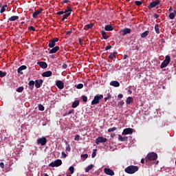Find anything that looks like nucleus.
Segmentation results:
<instances>
[{"instance_id": "obj_1", "label": "nucleus", "mask_w": 176, "mask_h": 176, "mask_svg": "<svg viewBox=\"0 0 176 176\" xmlns=\"http://www.w3.org/2000/svg\"><path fill=\"white\" fill-rule=\"evenodd\" d=\"M102 98H104V95L97 94L91 102V105H97V104H100V100H102Z\"/></svg>"}, {"instance_id": "obj_2", "label": "nucleus", "mask_w": 176, "mask_h": 176, "mask_svg": "<svg viewBox=\"0 0 176 176\" xmlns=\"http://www.w3.org/2000/svg\"><path fill=\"white\" fill-rule=\"evenodd\" d=\"M138 171V166H129L125 168V173L127 174H134Z\"/></svg>"}, {"instance_id": "obj_3", "label": "nucleus", "mask_w": 176, "mask_h": 176, "mask_svg": "<svg viewBox=\"0 0 176 176\" xmlns=\"http://www.w3.org/2000/svg\"><path fill=\"white\" fill-rule=\"evenodd\" d=\"M157 159V154L155 153H149L146 157V162L155 161Z\"/></svg>"}, {"instance_id": "obj_4", "label": "nucleus", "mask_w": 176, "mask_h": 176, "mask_svg": "<svg viewBox=\"0 0 176 176\" xmlns=\"http://www.w3.org/2000/svg\"><path fill=\"white\" fill-rule=\"evenodd\" d=\"M170 61H171V58L170 57V56L168 55L166 56L165 60L160 65V68L161 69L166 68V67H167V65L170 64Z\"/></svg>"}, {"instance_id": "obj_5", "label": "nucleus", "mask_w": 176, "mask_h": 176, "mask_svg": "<svg viewBox=\"0 0 176 176\" xmlns=\"http://www.w3.org/2000/svg\"><path fill=\"white\" fill-rule=\"evenodd\" d=\"M72 12V8L71 7H67V9L65 10V14L63 16L61 20L64 21L65 19H68L71 16Z\"/></svg>"}, {"instance_id": "obj_6", "label": "nucleus", "mask_w": 176, "mask_h": 176, "mask_svg": "<svg viewBox=\"0 0 176 176\" xmlns=\"http://www.w3.org/2000/svg\"><path fill=\"white\" fill-rule=\"evenodd\" d=\"M63 164V161H61V160L58 159L56 160L54 162H51L49 164L50 167H60V166H61Z\"/></svg>"}, {"instance_id": "obj_7", "label": "nucleus", "mask_w": 176, "mask_h": 176, "mask_svg": "<svg viewBox=\"0 0 176 176\" xmlns=\"http://www.w3.org/2000/svg\"><path fill=\"white\" fill-rule=\"evenodd\" d=\"M47 143V139L45 137L40 138L37 140V145H41V146H45Z\"/></svg>"}, {"instance_id": "obj_8", "label": "nucleus", "mask_w": 176, "mask_h": 176, "mask_svg": "<svg viewBox=\"0 0 176 176\" xmlns=\"http://www.w3.org/2000/svg\"><path fill=\"white\" fill-rule=\"evenodd\" d=\"M107 141H108V139H107V138L99 136L96 139L95 144H96V145H98L99 144L107 142Z\"/></svg>"}, {"instance_id": "obj_9", "label": "nucleus", "mask_w": 176, "mask_h": 176, "mask_svg": "<svg viewBox=\"0 0 176 176\" xmlns=\"http://www.w3.org/2000/svg\"><path fill=\"white\" fill-rule=\"evenodd\" d=\"M56 42H58V38H53L52 40H50L48 47H54L56 46Z\"/></svg>"}, {"instance_id": "obj_10", "label": "nucleus", "mask_w": 176, "mask_h": 176, "mask_svg": "<svg viewBox=\"0 0 176 176\" xmlns=\"http://www.w3.org/2000/svg\"><path fill=\"white\" fill-rule=\"evenodd\" d=\"M160 3V1L156 0L155 1H152L150 3V4L148 6V9H153V8H156L157 5Z\"/></svg>"}, {"instance_id": "obj_11", "label": "nucleus", "mask_w": 176, "mask_h": 176, "mask_svg": "<svg viewBox=\"0 0 176 176\" xmlns=\"http://www.w3.org/2000/svg\"><path fill=\"white\" fill-rule=\"evenodd\" d=\"M133 129L131 128H126L122 133V135H127L128 134H133Z\"/></svg>"}, {"instance_id": "obj_12", "label": "nucleus", "mask_w": 176, "mask_h": 176, "mask_svg": "<svg viewBox=\"0 0 176 176\" xmlns=\"http://www.w3.org/2000/svg\"><path fill=\"white\" fill-rule=\"evenodd\" d=\"M104 171L105 174H107V175H111V176L115 175V172H113V170H112L111 168H105L104 169Z\"/></svg>"}, {"instance_id": "obj_13", "label": "nucleus", "mask_w": 176, "mask_h": 176, "mask_svg": "<svg viewBox=\"0 0 176 176\" xmlns=\"http://www.w3.org/2000/svg\"><path fill=\"white\" fill-rule=\"evenodd\" d=\"M56 86L58 87V89L63 90L64 89V82L61 80H56Z\"/></svg>"}, {"instance_id": "obj_14", "label": "nucleus", "mask_w": 176, "mask_h": 176, "mask_svg": "<svg viewBox=\"0 0 176 176\" xmlns=\"http://www.w3.org/2000/svg\"><path fill=\"white\" fill-rule=\"evenodd\" d=\"M34 83H35V87L36 89H39L42 86V84L43 83V80L42 79L36 80Z\"/></svg>"}, {"instance_id": "obj_15", "label": "nucleus", "mask_w": 176, "mask_h": 176, "mask_svg": "<svg viewBox=\"0 0 176 176\" xmlns=\"http://www.w3.org/2000/svg\"><path fill=\"white\" fill-rule=\"evenodd\" d=\"M53 75V72L52 71H47L42 73L41 76L43 78H50V76H52Z\"/></svg>"}, {"instance_id": "obj_16", "label": "nucleus", "mask_w": 176, "mask_h": 176, "mask_svg": "<svg viewBox=\"0 0 176 176\" xmlns=\"http://www.w3.org/2000/svg\"><path fill=\"white\" fill-rule=\"evenodd\" d=\"M42 12H43V10L42 8L39 9L38 10L35 11L32 14V18L36 19V17H38V16H39V14H41V13H42Z\"/></svg>"}, {"instance_id": "obj_17", "label": "nucleus", "mask_w": 176, "mask_h": 176, "mask_svg": "<svg viewBox=\"0 0 176 176\" xmlns=\"http://www.w3.org/2000/svg\"><path fill=\"white\" fill-rule=\"evenodd\" d=\"M52 50H50V54H54V53H57L58 50H60V47L56 46L54 47H51Z\"/></svg>"}, {"instance_id": "obj_18", "label": "nucleus", "mask_w": 176, "mask_h": 176, "mask_svg": "<svg viewBox=\"0 0 176 176\" xmlns=\"http://www.w3.org/2000/svg\"><path fill=\"white\" fill-rule=\"evenodd\" d=\"M37 64L41 68H43V69H46V68H47V63H46V62L40 61L38 62Z\"/></svg>"}, {"instance_id": "obj_19", "label": "nucleus", "mask_w": 176, "mask_h": 176, "mask_svg": "<svg viewBox=\"0 0 176 176\" xmlns=\"http://www.w3.org/2000/svg\"><path fill=\"white\" fill-rule=\"evenodd\" d=\"M24 69H27V66L26 65H21L17 69L18 74H20L21 75H23L22 71H24Z\"/></svg>"}, {"instance_id": "obj_20", "label": "nucleus", "mask_w": 176, "mask_h": 176, "mask_svg": "<svg viewBox=\"0 0 176 176\" xmlns=\"http://www.w3.org/2000/svg\"><path fill=\"white\" fill-rule=\"evenodd\" d=\"M110 86H113V87H119L120 83L118 81L114 80L110 82Z\"/></svg>"}, {"instance_id": "obj_21", "label": "nucleus", "mask_w": 176, "mask_h": 176, "mask_svg": "<svg viewBox=\"0 0 176 176\" xmlns=\"http://www.w3.org/2000/svg\"><path fill=\"white\" fill-rule=\"evenodd\" d=\"M30 90H34V86H35V81L30 80L28 83Z\"/></svg>"}, {"instance_id": "obj_22", "label": "nucleus", "mask_w": 176, "mask_h": 176, "mask_svg": "<svg viewBox=\"0 0 176 176\" xmlns=\"http://www.w3.org/2000/svg\"><path fill=\"white\" fill-rule=\"evenodd\" d=\"M134 101V99L133 98V97H128L126 100V103L127 105H130V104H131V102H133Z\"/></svg>"}, {"instance_id": "obj_23", "label": "nucleus", "mask_w": 176, "mask_h": 176, "mask_svg": "<svg viewBox=\"0 0 176 176\" xmlns=\"http://www.w3.org/2000/svg\"><path fill=\"white\" fill-rule=\"evenodd\" d=\"M79 100H75L72 104V108H78V107H79Z\"/></svg>"}, {"instance_id": "obj_24", "label": "nucleus", "mask_w": 176, "mask_h": 176, "mask_svg": "<svg viewBox=\"0 0 176 176\" xmlns=\"http://www.w3.org/2000/svg\"><path fill=\"white\" fill-rule=\"evenodd\" d=\"M122 35L124 36V35H127V34H130V32H131V29L130 28H125L122 30Z\"/></svg>"}, {"instance_id": "obj_25", "label": "nucleus", "mask_w": 176, "mask_h": 176, "mask_svg": "<svg viewBox=\"0 0 176 176\" xmlns=\"http://www.w3.org/2000/svg\"><path fill=\"white\" fill-rule=\"evenodd\" d=\"M94 26V23H89V24H87L86 25L85 27H84V30H91V28H93V27Z\"/></svg>"}, {"instance_id": "obj_26", "label": "nucleus", "mask_w": 176, "mask_h": 176, "mask_svg": "<svg viewBox=\"0 0 176 176\" xmlns=\"http://www.w3.org/2000/svg\"><path fill=\"white\" fill-rule=\"evenodd\" d=\"M105 31H113V27L112 25H107L104 27Z\"/></svg>"}, {"instance_id": "obj_27", "label": "nucleus", "mask_w": 176, "mask_h": 176, "mask_svg": "<svg viewBox=\"0 0 176 176\" xmlns=\"http://www.w3.org/2000/svg\"><path fill=\"white\" fill-rule=\"evenodd\" d=\"M149 35V30H146L140 34L141 38H146Z\"/></svg>"}, {"instance_id": "obj_28", "label": "nucleus", "mask_w": 176, "mask_h": 176, "mask_svg": "<svg viewBox=\"0 0 176 176\" xmlns=\"http://www.w3.org/2000/svg\"><path fill=\"white\" fill-rule=\"evenodd\" d=\"M116 54H118V53L111 52L109 56V58H110V60H113V58H116Z\"/></svg>"}, {"instance_id": "obj_29", "label": "nucleus", "mask_w": 176, "mask_h": 176, "mask_svg": "<svg viewBox=\"0 0 176 176\" xmlns=\"http://www.w3.org/2000/svg\"><path fill=\"white\" fill-rule=\"evenodd\" d=\"M8 20L9 21H16V20H19V16H12Z\"/></svg>"}, {"instance_id": "obj_30", "label": "nucleus", "mask_w": 176, "mask_h": 176, "mask_svg": "<svg viewBox=\"0 0 176 176\" xmlns=\"http://www.w3.org/2000/svg\"><path fill=\"white\" fill-rule=\"evenodd\" d=\"M101 34H102V38L104 39H108L109 38V36H108V35H107V32L105 31H102Z\"/></svg>"}, {"instance_id": "obj_31", "label": "nucleus", "mask_w": 176, "mask_h": 176, "mask_svg": "<svg viewBox=\"0 0 176 176\" xmlns=\"http://www.w3.org/2000/svg\"><path fill=\"white\" fill-rule=\"evenodd\" d=\"M155 31L156 34H160V28H159V24H155Z\"/></svg>"}, {"instance_id": "obj_32", "label": "nucleus", "mask_w": 176, "mask_h": 176, "mask_svg": "<svg viewBox=\"0 0 176 176\" xmlns=\"http://www.w3.org/2000/svg\"><path fill=\"white\" fill-rule=\"evenodd\" d=\"M94 167V165L91 164L89 166H88L86 168H85V173H89V170H91V168H93Z\"/></svg>"}, {"instance_id": "obj_33", "label": "nucleus", "mask_w": 176, "mask_h": 176, "mask_svg": "<svg viewBox=\"0 0 176 176\" xmlns=\"http://www.w3.org/2000/svg\"><path fill=\"white\" fill-rule=\"evenodd\" d=\"M17 93H23L24 91V87H19L16 89Z\"/></svg>"}, {"instance_id": "obj_34", "label": "nucleus", "mask_w": 176, "mask_h": 176, "mask_svg": "<svg viewBox=\"0 0 176 176\" xmlns=\"http://www.w3.org/2000/svg\"><path fill=\"white\" fill-rule=\"evenodd\" d=\"M8 73L6 72H2L0 70V78H5Z\"/></svg>"}, {"instance_id": "obj_35", "label": "nucleus", "mask_w": 176, "mask_h": 176, "mask_svg": "<svg viewBox=\"0 0 176 176\" xmlns=\"http://www.w3.org/2000/svg\"><path fill=\"white\" fill-rule=\"evenodd\" d=\"M110 98H112V95L107 94V96L104 98V101L107 102L108 100H110Z\"/></svg>"}, {"instance_id": "obj_36", "label": "nucleus", "mask_w": 176, "mask_h": 176, "mask_svg": "<svg viewBox=\"0 0 176 176\" xmlns=\"http://www.w3.org/2000/svg\"><path fill=\"white\" fill-rule=\"evenodd\" d=\"M116 130H118V128L113 126L108 129V133H112V131H116Z\"/></svg>"}, {"instance_id": "obj_37", "label": "nucleus", "mask_w": 176, "mask_h": 176, "mask_svg": "<svg viewBox=\"0 0 176 176\" xmlns=\"http://www.w3.org/2000/svg\"><path fill=\"white\" fill-rule=\"evenodd\" d=\"M169 19H170V20H174V19H175V14L173 12H171L169 14Z\"/></svg>"}, {"instance_id": "obj_38", "label": "nucleus", "mask_w": 176, "mask_h": 176, "mask_svg": "<svg viewBox=\"0 0 176 176\" xmlns=\"http://www.w3.org/2000/svg\"><path fill=\"white\" fill-rule=\"evenodd\" d=\"M75 87H76V89H83V84L80 83V84H78L77 85H75Z\"/></svg>"}, {"instance_id": "obj_39", "label": "nucleus", "mask_w": 176, "mask_h": 176, "mask_svg": "<svg viewBox=\"0 0 176 176\" xmlns=\"http://www.w3.org/2000/svg\"><path fill=\"white\" fill-rule=\"evenodd\" d=\"M96 156H97V149H94L91 155L93 158L96 157Z\"/></svg>"}, {"instance_id": "obj_40", "label": "nucleus", "mask_w": 176, "mask_h": 176, "mask_svg": "<svg viewBox=\"0 0 176 176\" xmlns=\"http://www.w3.org/2000/svg\"><path fill=\"white\" fill-rule=\"evenodd\" d=\"M74 170H75V168H74V166H70L69 168V170L70 171V174H74Z\"/></svg>"}, {"instance_id": "obj_41", "label": "nucleus", "mask_w": 176, "mask_h": 176, "mask_svg": "<svg viewBox=\"0 0 176 176\" xmlns=\"http://www.w3.org/2000/svg\"><path fill=\"white\" fill-rule=\"evenodd\" d=\"M135 4L137 6H141V5H142V1H135Z\"/></svg>"}, {"instance_id": "obj_42", "label": "nucleus", "mask_w": 176, "mask_h": 176, "mask_svg": "<svg viewBox=\"0 0 176 176\" xmlns=\"http://www.w3.org/2000/svg\"><path fill=\"white\" fill-rule=\"evenodd\" d=\"M38 110L39 111H45V107H43V105H42V104H39L38 105Z\"/></svg>"}, {"instance_id": "obj_43", "label": "nucleus", "mask_w": 176, "mask_h": 176, "mask_svg": "<svg viewBox=\"0 0 176 176\" xmlns=\"http://www.w3.org/2000/svg\"><path fill=\"white\" fill-rule=\"evenodd\" d=\"M82 100L84 102H87V96H82Z\"/></svg>"}, {"instance_id": "obj_44", "label": "nucleus", "mask_w": 176, "mask_h": 176, "mask_svg": "<svg viewBox=\"0 0 176 176\" xmlns=\"http://www.w3.org/2000/svg\"><path fill=\"white\" fill-rule=\"evenodd\" d=\"M123 105H124V102L123 100L118 103V107H123Z\"/></svg>"}, {"instance_id": "obj_45", "label": "nucleus", "mask_w": 176, "mask_h": 176, "mask_svg": "<svg viewBox=\"0 0 176 176\" xmlns=\"http://www.w3.org/2000/svg\"><path fill=\"white\" fill-rule=\"evenodd\" d=\"M81 157H82V159H87V157H89V155H87V154H82L81 155Z\"/></svg>"}, {"instance_id": "obj_46", "label": "nucleus", "mask_w": 176, "mask_h": 176, "mask_svg": "<svg viewBox=\"0 0 176 176\" xmlns=\"http://www.w3.org/2000/svg\"><path fill=\"white\" fill-rule=\"evenodd\" d=\"M28 30H29V31H36V30L35 29V28H34V26H30L29 28H28Z\"/></svg>"}, {"instance_id": "obj_47", "label": "nucleus", "mask_w": 176, "mask_h": 176, "mask_svg": "<svg viewBox=\"0 0 176 176\" xmlns=\"http://www.w3.org/2000/svg\"><path fill=\"white\" fill-rule=\"evenodd\" d=\"M65 11H59L56 13L57 16H61V14H64Z\"/></svg>"}, {"instance_id": "obj_48", "label": "nucleus", "mask_w": 176, "mask_h": 176, "mask_svg": "<svg viewBox=\"0 0 176 176\" xmlns=\"http://www.w3.org/2000/svg\"><path fill=\"white\" fill-rule=\"evenodd\" d=\"M75 112V110L71 109L67 113H66V115H71V113H74Z\"/></svg>"}, {"instance_id": "obj_49", "label": "nucleus", "mask_w": 176, "mask_h": 176, "mask_svg": "<svg viewBox=\"0 0 176 176\" xmlns=\"http://www.w3.org/2000/svg\"><path fill=\"white\" fill-rule=\"evenodd\" d=\"M75 141H79L80 140V136L79 135H76L74 138Z\"/></svg>"}, {"instance_id": "obj_50", "label": "nucleus", "mask_w": 176, "mask_h": 176, "mask_svg": "<svg viewBox=\"0 0 176 176\" xmlns=\"http://www.w3.org/2000/svg\"><path fill=\"white\" fill-rule=\"evenodd\" d=\"M6 11V8L5 7H2L1 10H0V13H3L4 12Z\"/></svg>"}, {"instance_id": "obj_51", "label": "nucleus", "mask_w": 176, "mask_h": 176, "mask_svg": "<svg viewBox=\"0 0 176 176\" xmlns=\"http://www.w3.org/2000/svg\"><path fill=\"white\" fill-rule=\"evenodd\" d=\"M118 141L123 142V137L121 135H118Z\"/></svg>"}, {"instance_id": "obj_52", "label": "nucleus", "mask_w": 176, "mask_h": 176, "mask_svg": "<svg viewBox=\"0 0 176 176\" xmlns=\"http://www.w3.org/2000/svg\"><path fill=\"white\" fill-rule=\"evenodd\" d=\"M110 49H112L111 45H107V46L105 47V50H109Z\"/></svg>"}, {"instance_id": "obj_53", "label": "nucleus", "mask_w": 176, "mask_h": 176, "mask_svg": "<svg viewBox=\"0 0 176 176\" xmlns=\"http://www.w3.org/2000/svg\"><path fill=\"white\" fill-rule=\"evenodd\" d=\"M71 34H72V30L66 32V35H71Z\"/></svg>"}, {"instance_id": "obj_54", "label": "nucleus", "mask_w": 176, "mask_h": 176, "mask_svg": "<svg viewBox=\"0 0 176 176\" xmlns=\"http://www.w3.org/2000/svg\"><path fill=\"white\" fill-rule=\"evenodd\" d=\"M66 151L69 152L71 151V147L69 146V144H67V146L66 147Z\"/></svg>"}, {"instance_id": "obj_55", "label": "nucleus", "mask_w": 176, "mask_h": 176, "mask_svg": "<svg viewBox=\"0 0 176 176\" xmlns=\"http://www.w3.org/2000/svg\"><path fill=\"white\" fill-rule=\"evenodd\" d=\"M122 141H129V138L127 136L124 137Z\"/></svg>"}, {"instance_id": "obj_56", "label": "nucleus", "mask_w": 176, "mask_h": 176, "mask_svg": "<svg viewBox=\"0 0 176 176\" xmlns=\"http://www.w3.org/2000/svg\"><path fill=\"white\" fill-rule=\"evenodd\" d=\"M0 167H1V168H3L5 167V164H3V162H1Z\"/></svg>"}, {"instance_id": "obj_57", "label": "nucleus", "mask_w": 176, "mask_h": 176, "mask_svg": "<svg viewBox=\"0 0 176 176\" xmlns=\"http://www.w3.org/2000/svg\"><path fill=\"white\" fill-rule=\"evenodd\" d=\"M67 67H68V65H67V64L63 65V68H64V69H67Z\"/></svg>"}, {"instance_id": "obj_58", "label": "nucleus", "mask_w": 176, "mask_h": 176, "mask_svg": "<svg viewBox=\"0 0 176 176\" xmlns=\"http://www.w3.org/2000/svg\"><path fill=\"white\" fill-rule=\"evenodd\" d=\"M118 98H123V94H118Z\"/></svg>"}, {"instance_id": "obj_59", "label": "nucleus", "mask_w": 176, "mask_h": 176, "mask_svg": "<svg viewBox=\"0 0 176 176\" xmlns=\"http://www.w3.org/2000/svg\"><path fill=\"white\" fill-rule=\"evenodd\" d=\"M78 42L80 45H83V42L82 41V38H78Z\"/></svg>"}, {"instance_id": "obj_60", "label": "nucleus", "mask_w": 176, "mask_h": 176, "mask_svg": "<svg viewBox=\"0 0 176 176\" xmlns=\"http://www.w3.org/2000/svg\"><path fill=\"white\" fill-rule=\"evenodd\" d=\"M154 17H155V19H159V14H154Z\"/></svg>"}, {"instance_id": "obj_61", "label": "nucleus", "mask_w": 176, "mask_h": 176, "mask_svg": "<svg viewBox=\"0 0 176 176\" xmlns=\"http://www.w3.org/2000/svg\"><path fill=\"white\" fill-rule=\"evenodd\" d=\"M135 50H140V47L138 45H135Z\"/></svg>"}, {"instance_id": "obj_62", "label": "nucleus", "mask_w": 176, "mask_h": 176, "mask_svg": "<svg viewBox=\"0 0 176 176\" xmlns=\"http://www.w3.org/2000/svg\"><path fill=\"white\" fill-rule=\"evenodd\" d=\"M62 155L63 156V157H67V154H65V152H62Z\"/></svg>"}, {"instance_id": "obj_63", "label": "nucleus", "mask_w": 176, "mask_h": 176, "mask_svg": "<svg viewBox=\"0 0 176 176\" xmlns=\"http://www.w3.org/2000/svg\"><path fill=\"white\" fill-rule=\"evenodd\" d=\"M141 163H142V164H144V163H145V159L142 158L141 160Z\"/></svg>"}, {"instance_id": "obj_64", "label": "nucleus", "mask_w": 176, "mask_h": 176, "mask_svg": "<svg viewBox=\"0 0 176 176\" xmlns=\"http://www.w3.org/2000/svg\"><path fill=\"white\" fill-rule=\"evenodd\" d=\"M127 57H129V56H127V54H124L123 56L124 60H126V58H127Z\"/></svg>"}]
</instances>
